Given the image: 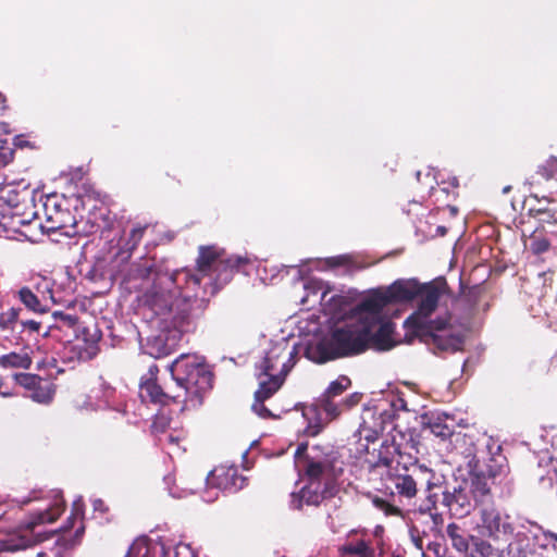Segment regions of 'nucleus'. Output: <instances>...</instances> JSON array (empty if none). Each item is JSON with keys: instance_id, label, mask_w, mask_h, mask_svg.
Masks as SVG:
<instances>
[{"instance_id": "nucleus-1", "label": "nucleus", "mask_w": 557, "mask_h": 557, "mask_svg": "<svg viewBox=\"0 0 557 557\" xmlns=\"http://www.w3.org/2000/svg\"><path fill=\"white\" fill-rule=\"evenodd\" d=\"M487 497V472L486 465L472 455L467 461V476L456 484H446L442 492V505L448 513L457 519L469 516L475 509L485 522L487 509L485 499Z\"/></svg>"}, {"instance_id": "nucleus-2", "label": "nucleus", "mask_w": 557, "mask_h": 557, "mask_svg": "<svg viewBox=\"0 0 557 557\" xmlns=\"http://www.w3.org/2000/svg\"><path fill=\"white\" fill-rule=\"evenodd\" d=\"M172 379L182 394L185 408L199 407L205 395L211 391L213 373L208 366L194 355H181L168 366Z\"/></svg>"}, {"instance_id": "nucleus-3", "label": "nucleus", "mask_w": 557, "mask_h": 557, "mask_svg": "<svg viewBox=\"0 0 557 557\" xmlns=\"http://www.w3.org/2000/svg\"><path fill=\"white\" fill-rule=\"evenodd\" d=\"M170 276L174 281V290L180 300L171 323L173 330L183 334L195 326V320L198 318L195 308L202 311L208 304L207 290L201 288V281L205 276L187 269L176 270L170 273Z\"/></svg>"}, {"instance_id": "nucleus-4", "label": "nucleus", "mask_w": 557, "mask_h": 557, "mask_svg": "<svg viewBox=\"0 0 557 557\" xmlns=\"http://www.w3.org/2000/svg\"><path fill=\"white\" fill-rule=\"evenodd\" d=\"M139 277H152V284L141 295L139 301L143 308L149 310L152 317L160 318V326L164 330L173 329L171 319L176 313V305L180 302L175 290L174 281L170 272L157 271L152 265L137 264L134 270Z\"/></svg>"}, {"instance_id": "nucleus-5", "label": "nucleus", "mask_w": 557, "mask_h": 557, "mask_svg": "<svg viewBox=\"0 0 557 557\" xmlns=\"http://www.w3.org/2000/svg\"><path fill=\"white\" fill-rule=\"evenodd\" d=\"M368 332L361 318L355 323L334 329L327 338L317 345L318 362L324 363L364 352Z\"/></svg>"}, {"instance_id": "nucleus-6", "label": "nucleus", "mask_w": 557, "mask_h": 557, "mask_svg": "<svg viewBox=\"0 0 557 557\" xmlns=\"http://www.w3.org/2000/svg\"><path fill=\"white\" fill-rule=\"evenodd\" d=\"M64 508L65 503L61 499L57 500L50 508L38 511L32 517L30 521L1 539L0 549L3 552H17L41 542V539L34 535L35 527L42 523L54 522L62 515Z\"/></svg>"}, {"instance_id": "nucleus-7", "label": "nucleus", "mask_w": 557, "mask_h": 557, "mask_svg": "<svg viewBox=\"0 0 557 557\" xmlns=\"http://www.w3.org/2000/svg\"><path fill=\"white\" fill-rule=\"evenodd\" d=\"M343 462L339 455L333 449L322 450L320 446H312V454L307 456L300 471L309 482L323 483L327 479L334 482L343 474Z\"/></svg>"}, {"instance_id": "nucleus-8", "label": "nucleus", "mask_w": 557, "mask_h": 557, "mask_svg": "<svg viewBox=\"0 0 557 557\" xmlns=\"http://www.w3.org/2000/svg\"><path fill=\"white\" fill-rule=\"evenodd\" d=\"M447 325L448 321L446 319H436L429 321L428 324L417 325L411 331L414 336L419 337L434 351H455L460 346L461 341L447 330Z\"/></svg>"}, {"instance_id": "nucleus-9", "label": "nucleus", "mask_w": 557, "mask_h": 557, "mask_svg": "<svg viewBox=\"0 0 557 557\" xmlns=\"http://www.w3.org/2000/svg\"><path fill=\"white\" fill-rule=\"evenodd\" d=\"M445 286V281H433L424 284L420 283V292L418 295L420 301L418 308L405 321V326L408 330H413L417 325H424L429 323L425 319L436 310Z\"/></svg>"}, {"instance_id": "nucleus-10", "label": "nucleus", "mask_w": 557, "mask_h": 557, "mask_svg": "<svg viewBox=\"0 0 557 557\" xmlns=\"http://www.w3.org/2000/svg\"><path fill=\"white\" fill-rule=\"evenodd\" d=\"M14 382L27 392L34 403L48 406L57 394V385L51 379L35 373L20 372L13 375Z\"/></svg>"}, {"instance_id": "nucleus-11", "label": "nucleus", "mask_w": 557, "mask_h": 557, "mask_svg": "<svg viewBox=\"0 0 557 557\" xmlns=\"http://www.w3.org/2000/svg\"><path fill=\"white\" fill-rule=\"evenodd\" d=\"M363 326L368 329L367 350L373 348L379 351H386L396 346L392 337L395 324L392 321L383 320L382 317H361Z\"/></svg>"}, {"instance_id": "nucleus-12", "label": "nucleus", "mask_w": 557, "mask_h": 557, "mask_svg": "<svg viewBox=\"0 0 557 557\" xmlns=\"http://www.w3.org/2000/svg\"><path fill=\"white\" fill-rule=\"evenodd\" d=\"M338 490L337 482H334L332 478L323 483L308 481L299 493L292 494V505L296 509H301L304 505L318 507L324 499L334 497Z\"/></svg>"}, {"instance_id": "nucleus-13", "label": "nucleus", "mask_w": 557, "mask_h": 557, "mask_svg": "<svg viewBox=\"0 0 557 557\" xmlns=\"http://www.w3.org/2000/svg\"><path fill=\"white\" fill-rule=\"evenodd\" d=\"M159 368L157 364H151L140 381V397L144 401H149L154 405L165 406L170 403H182V394L164 391L158 383Z\"/></svg>"}, {"instance_id": "nucleus-14", "label": "nucleus", "mask_w": 557, "mask_h": 557, "mask_svg": "<svg viewBox=\"0 0 557 557\" xmlns=\"http://www.w3.org/2000/svg\"><path fill=\"white\" fill-rule=\"evenodd\" d=\"M250 263L247 257L243 256H231L223 258L214 270L209 275V284L212 285V293L222 288L224 285L230 283L235 273L244 271L245 268Z\"/></svg>"}, {"instance_id": "nucleus-15", "label": "nucleus", "mask_w": 557, "mask_h": 557, "mask_svg": "<svg viewBox=\"0 0 557 557\" xmlns=\"http://www.w3.org/2000/svg\"><path fill=\"white\" fill-rule=\"evenodd\" d=\"M419 468L414 469L411 473H395L391 474L389 479L396 490V495L399 499L412 500L418 495L419 482ZM395 497V493H391Z\"/></svg>"}, {"instance_id": "nucleus-16", "label": "nucleus", "mask_w": 557, "mask_h": 557, "mask_svg": "<svg viewBox=\"0 0 557 557\" xmlns=\"http://www.w3.org/2000/svg\"><path fill=\"white\" fill-rule=\"evenodd\" d=\"M290 367H287L285 362H282L280 372L272 374H258L259 387L255 392V397L259 399L271 398L283 385Z\"/></svg>"}, {"instance_id": "nucleus-17", "label": "nucleus", "mask_w": 557, "mask_h": 557, "mask_svg": "<svg viewBox=\"0 0 557 557\" xmlns=\"http://www.w3.org/2000/svg\"><path fill=\"white\" fill-rule=\"evenodd\" d=\"M293 356L294 351H289L287 346L276 344L265 352V356L258 366V369L262 374L277 373L282 368V362H285L286 366L289 367L288 361Z\"/></svg>"}, {"instance_id": "nucleus-18", "label": "nucleus", "mask_w": 557, "mask_h": 557, "mask_svg": "<svg viewBox=\"0 0 557 557\" xmlns=\"http://www.w3.org/2000/svg\"><path fill=\"white\" fill-rule=\"evenodd\" d=\"M493 443H490V479L499 478V482H504L506 486L511 483L508 479L509 463L507 456L503 454V447L500 444H496L490 436Z\"/></svg>"}, {"instance_id": "nucleus-19", "label": "nucleus", "mask_w": 557, "mask_h": 557, "mask_svg": "<svg viewBox=\"0 0 557 557\" xmlns=\"http://www.w3.org/2000/svg\"><path fill=\"white\" fill-rule=\"evenodd\" d=\"M211 478L219 488L231 492L243 490L248 484V479L234 467L215 469L211 472Z\"/></svg>"}, {"instance_id": "nucleus-20", "label": "nucleus", "mask_w": 557, "mask_h": 557, "mask_svg": "<svg viewBox=\"0 0 557 557\" xmlns=\"http://www.w3.org/2000/svg\"><path fill=\"white\" fill-rule=\"evenodd\" d=\"M419 292L420 283L417 280H398L386 289L389 304L411 301L418 298Z\"/></svg>"}, {"instance_id": "nucleus-21", "label": "nucleus", "mask_w": 557, "mask_h": 557, "mask_svg": "<svg viewBox=\"0 0 557 557\" xmlns=\"http://www.w3.org/2000/svg\"><path fill=\"white\" fill-rule=\"evenodd\" d=\"M419 472L425 475V498H424V508H421L422 512H432L437 509L438 496L436 493H433L435 487L440 486V482L436 478V473L425 467L424 465L419 466Z\"/></svg>"}, {"instance_id": "nucleus-22", "label": "nucleus", "mask_w": 557, "mask_h": 557, "mask_svg": "<svg viewBox=\"0 0 557 557\" xmlns=\"http://www.w3.org/2000/svg\"><path fill=\"white\" fill-rule=\"evenodd\" d=\"M556 239V237H554ZM525 250L532 252L536 257H542L545 253H555V246L553 238H549L543 231L535 230L525 240Z\"/></svg>"}, {"instance_id": "nucleus-23", "label": "nucleus", "mask_w": 557, "mask_h": 557, "mask_svg": "<svg viewBox=\"0 0 557 557\" xmlns=\"http://www.w3.org/2000/svg\"><path fill=\"white\" fill-rule=\"evenodd\" d=\"M387 305H389V299L386 290L374 292L358 304L357 311L366 313L363 317H381V311Z\"/></svg>"}, {"instance_id": "nucleus-24", "label": "nucleus", "mask_w": 557, "mask_h": 557, "mask_svg": "<svg viewBox=\"0 0 557 557\" xmlns=\"http://www.w3.org/2000/svg\"><path fill=\"white\" fill-rule=\"evenodd\" d=\"M223 259L222 255L218 251L214 246H206L199 248L197 258V272L203 276L211 275V272Z\"/></svg>"}, {"instance_id": "nucleus-25", "label": "nucleus", "mask_w": 557, "mask_h": 557, "mask_svg": "<svg viewBox=\"0 0 557 557\" xmlns=\"http://www.w3.org/2000/svg\"><path fill=\"white\" fill-rule=\"evenodd\" d=\"M490 239L495 237V246L490 245V255L496 259V264L492 265L490 263V276L495 274H500L507 269V261L505 260L506 249L505 246L500 243L499 232L496 227L490 224Z\"/></svg>"}, {"instance_id": "nucleus-26", "label": "nucleus", "mask_w": 557, "mask_h": 557, "mask_svg": "<svg viewBox=\"0 0 557 557\" xmlns=\"http://www.w3.org/2000/svg\"><path fill=\"white\" fill-rule=\"evenodd\" d=\"M33 359L27 347L20 351H11L0 356V368L2 369H30Z\"/></svg>"}, {"instance_id": "nucleus-27", "label": "nucleus", "mask_w": 557, "mask_h": 557, "mask_svg": "<svg viewBox=\"0 0 557 557\" xmlns=\"http://www.w3.org/2000/svg\"><path fill=\"white\" fill-rule=\"evenodd\" d=\"M341 557L356 556V557H374L375 552L372 547L371 541L357 540L347 542L338 547Z\"/></svg>"}, {"instance_id": "nucleus-28", "label": "nucleus", "mask_w": 557, "mask_h": 557, "mask_svg": "<svg viewBox=\"0 0 557 557\" xmlns=\"http://www.w3.org/2000/svg\"><path fill=\"white\" fill-rule=\"evenodd\" d=\"M18 300L30 311L36 313H45L48 311L46 305L38 298V296L28 287L23 286L16 292Z\"/></svg>"}, {"instance_id": "nucleus-29", "label": "nucleus", "mask_w": 557, "mask_h": 557, "mask_svg": "<svg viewBox=\"0 0 557 557\" xmlns=\"http://www.w3.org/2000/svg\"><path fill=\"white\" fill-rule=\"evenodd\" d=\"M325 263L329 268L345 267L350 271H357L367 268V264L363 263L359 257L350 253L330 257L325 260Z\"/></svg>"}, {"instance_id": "nucleus-30", "label": "nucleus", "mask_w": 557, "mask_h": 557, "mask_svg": "<svg viewBox=\"0 0 557 557\" xmlns=\"http://www.w3.org/2000/svg\"><path fill=\"white\" fill-rule=\"evenodd\" d=\"M125 557H156L154 547L148 537H138L129 546Z\"/></svg>"}, {"instance_id": "nucleus-31", "label": "nucleus", "mask_w": 557, "mask_h": 557, "mask_svg": "<svg viewBox=\"0 0 557 557\" xmlns=\"http://www.w3.org/2000/svg\"><path fill=\"white\" fill-rule=\"evenodd\" d=\"M509 517H502L499 513L493 516V519L490 520V536H495L499 539L503 536H508L512 532V527L508 521Z\"/></svg>"}, {"instance_id": "nucleus-32", "label": "nucleus", "mask_w": 557, "mask_h": 557, "mask_svg": "<svg viewBox=\"0 0 557 557\" xmlns=\"http://www.w3.org/2000/svg\"><path fill=\"white\" fill-rule=\"evenodd\" d=\"M534 371L540 375L557 373V352L550 357L542 356L533 362Z\"/></svg>"}, {"instance_id": "nucleus-33", "label": "nucleus", "mask_w": 557, "mask_h": 557, "mask_svg": "<svg viewBox=\"0 0 557 557\" xmlns=\"http://www.w3.org/2000/svg\"><path fill=\"white\" fill-rule=\"evenodd\" d=\"M371 499L372 505L383 511L385 516H393V517H400L404 518V511L400 507L396 506L395 504L391 503L389 500L382 498L377 495H371L369 496Z\"/></svg>"}, {"instance_id": "nucleus-34", "label": "nucleus", "mask_w": 557, "mask_h": 557, "mask_svg": "<svg viewBox=\"0 0 557 557\" xmlns=\"http://www.w3.org/2000/svg\"><path fill=\"white\" fill-rule=\"evenodd\" d=\"M20 308H10L7 311L0 313V331L7 332V330H14V326L20 327Z\"/></svg>"}, {"instance_id": "nucleus-35", "label": "nucleus", "mask_w": 557, "mask_h": 557, "mask_svg": "<svg viewBox=\"0 0 557 557\" xmlns=\"http://www.w3.org/2000/svg\"><path fill=\"white\" fill-rule=\"evenodd\" d=\"M395 454H399V447L395 446L394 443L383 442L375 465L389 468L394 461Z\"/></svg>"}, {"instance_id": "nucleus-36", "label": "nucleus", "mask_w": 557, "mask_h": 557, "mask_svg": "<svg viewBox=\"0 0 557 557\" xmlns=\"http://www.w3.org/2000/svg\"><path fill=\"white\" fill-rule=\"evenodd\" d=\"M446 531L454 548L461 553L468 550L470 544L468 543L467 539L460 533L459 525H457L456 523H449L447 525Z\"/></svg>"}, {"instance_id": "nucleus-37", "label": "nucleus", "mask_w": 557, "mask_h": 557, "mask_svg": "<svg viewBox=\"0 0 557 557\" xmlns=\"http://www.w3.org/2000/svg\"><path fill=\"white\" fill-rule=\"evenodd\" d=\"M431 432L442 440L449 438L454 434V425L447 424L444 419L437 417L429 422Z\"/></svg>"}, {"instance_id": "nucleus-38", "label": "nucleus", "mask_w": 557, "mask_h": 557, "mask_svg": "<svg viewBox=\"0 0 557 557\" xmlns=\"http://www.w3.org/2000/svg\"><path fill=\"white\" fill-rule=\"evenodd\" d=\"M351 385V381L346 375L338 376L335 381L331 382L326 391L322 396H326L330 398L342 395L349 386Z\"/></svg>"}, {"instance_id": "nucleus-39", "label": "nucleus", "mask_w": 557, "mask_h": 557, "mask_svg": "<svg viewBox=\"0 0 557 557\" xmlns=\"http://www.w3.org/2000/svg\"><path fill=\"white\" fill-rule=\"evenodd\" d=\"M536 173L544 180H557V158L550 157L539 165Z\"/></svg>"}, {"instance_id": "nucleus-40", "label": "nucleus", "mask_w": 557, "mask_h": 557, "mask_svg": "<svg viewBox=\"0 0 557 557\" xmlns=\"http://www.w3.org/2000/svg\"><path fill=\"white\" fill-rule=\"evenodd\" d=\"M468 557H487V544L478 536H470Z\"/></svg>"}, {"instance_id": "nucleus-41", "label": "nucleus", "mask_w": 557, "mask_h": 557, "mask_svg": "<svg viewBox=\"0 0 557 557\" xmlns=\"http://www.w3.org/2000/svg\"><path fill=\"white\" fill-rule=\"evenodd\" d=\"M15 150L7 139H0V168L7 166L14 159Z\"/></svg>"}, {"instance_id": "nucleus-42", "label": "nucleus", "mask_w": 557, "mask_h": 557, "mask_svg": "<svg viewBox=\"0 0 557 557\" xmlns=\"http://www.w3.org/2000/svg\"><path fill=\"white\" fill-rule=\"evenodd\" d=\"M4 333V338L14 345H22L29 341L28 337L25 336V330L22 327L14 326V330H7Z\"/></svg>"}, {"instance_id": "nucleus-43", "label": "nucleus", "mask_w": 557, "mask_h": 557, "mask_svg": "<svg viewBox=\"0 0 557 557\" xmlns=\"http://www.w3.org/2000/svg\"><path fill=\"white\" fill-rule=\"evenodd\" d=\"M321 409L332 418H336L339 414V410L336 404L332 401V398L326 396H321L319 399Z\"/></svg>"}, {"instance_id": "nucleus-44", "label": "nucleus", "mask_w": 557, "mask_h": 557, "mask_svg": "<svg viewBox=\"0 0 557 557\" xmlns=\"http://www.w3.org/2000/svg\"><path fill=\"white\" fill-rule=\"evenodd\" d=\"M53 318L67 327H75L78 323V317L76 314H69L63 311H54Z\"/></svg>"}, {"instance_id": "nucleus-45", "label": "nucleus", "mask_w": 557, "mask_h": 557, "mask_svg": "<svg viewBox=\"0 0 557 557\" xmlns=\"http://www.w3.org/2000/svg\"><path fill=\"white\" fill-rule=\"evenodd\" d=\"M146 226L141 225H137L132 228L128 239L129 249H135L138 246L144 236Z\"/></svg>"}, {"instance_id": "nucleus-46", "label": "nucleus", "mask_w": 557, "mask_h": 557, "mask_svg": "<svg viewBox=\"0 0 557 557\" xmlns=\"http://www.w3.org/2000/svg\"><path fill=\"white\" fill-rule=\"evenodd\" d=\"M311 454H312V448L309 449L307 443L299 444L295 451L296 465L300 468L306 462L307 456H310Z\"/></svg>"}, {"instance_id": "nucleus-47", "label": "nucleus", "mask_w": 557, "mask_h": 557, "mask_svg": "<svg viewBox=\"0 0 557 557\" xmlns=\"http://www.w3.org/2000/svg\"><path fill=\"white\" fill-rule=\"evenodd\" d=\"M267 399H259V398H256L255 397V401L252 404V410L261 418L263 419H268V418H273L274 416L272 414V412L267 408V406L264 405V401Z\"/></svg>"}, {"instance_id": "nucleus-48", "label": "nucleus", "mask_w": 557, "mask_h": 557, "mask_svg": "<svg viewBox=\"0 0 557 557\" xmlns=\"http://www.w3.org/2000/svg\"><path fill=\"white\" fill-rule=\"evenodd\" d=\"M22 330H25V334L30 337L34 334H38L41 329V322L36 320H22L21 325Z\"/></svg>"}, {"instance_id": "nucleus-49", "label": "nucleus", "mask_w": 557, "mask_h": 557, "mask_svg": "<svg viewBox=\"0 0 557 557\" xmlns=\"http://www.w3.org/2000/svg\"><path fill=\"white\" fill-rule=\"evenodd\" d=\"M181 441L182 438L180 435H175L173 433H169L165 435V442L172 448L173 453L184 450V448L181 447Z\"/></svg>"}, {"instance_id": "nucleus-50", "label": "nucleus", "mask_w": 557, "mask_h": 557, "mask_svg": "<svg viewBox=\"0 0 557 557\" xmlns=\"http://www.w3.org/2000/svg\"><path fill=\"white\" fill-rule=\"evenodd\" d=\"M409 535H410V540L413 543L414 547L418 550L423 553V540H422V536L420 535L418 528L411 527L409 529Z\"/></svg>"}, {"instance_id": "nucleus-51", "label": "nucleus", "mask_w": 557, "mask_h": 557, "mask_svg": "<svg viewBox=\"0 0 557 557\" xmlns=\"http://www.w3.org/2000/svg\"><path fill=\"white\" fill-rule=\"evenodd\" d=\"M84 532H85V527H84L83 522L81 521V525L75 530L74 536L71 540H66L63 537V541L66 542L65 546L73 547L76 544H78Z\"/></svg>"}, {"instance_id": "nucleus-52", "label": "nucleus", "mask_w": 557, "mask_h": 557, "mask_svg": "<svg viewBox=\"0 0 557 557\" xmlns=\"http://www.w3.org/2000/svg\"><path fill=\"white\" fill-rule=\"evenodd\" d=\"M13 146L15 148H20V149H23V148H30V149H34L35 148V145L33 143H30L29 140H27L26 136L21 134V135H16L13 139Z\"/></svg>"}, {"instance_id": "nucleus-53", "label": "nucleus", "mask_w": 557, "mask_h": 557, "mask_svg": "<svg viewBox=\"0 0 557 557\" xmlns=\"http://www.w3.org/2000/svg\"><path fill=\"white\" fill-rule=\"evenodd\" d=\"M360 434L363 435L364 440L368 443L375 442L379 438L377 431L366 428L364 425L361 426Z\"/></svg>"}, {"instance_id": "nucleus-54", "label": "nucleus", "mask_w": 557, "mask_h": 557, "mask_svg": "<svg viewBox=\"0 0 557 557\" xmlns=\"http://www.w3.org/2000/svg\"><path fill=\"white\" fill-rule=\"evenodd\" d=\"M89 335H90V338L85 337V341H86L87 343H89V344H90V348H92V349H95V350H96V348H97V347H96V344L100 341V338H101V333H100V331L98 330V327H97L96 325H94V331H92V333H91V334H89Z\"/></svg>"}, {"instance_id": "nucleus-55", "label": "nucleus", "mask_w": 557, "mask_h": 557, "mask_svg": "<svg viewBox=\"0 0 557 557\" xmlns=\"http://www.w3.org/2000/svg\"><path fill=\"white\" fill-rule=\"evenodd\" d=\"M162 338L161 337H157L154 339V345L152 346V348L157 347V354L154 355L156 358H160L162 356H166L171 352L170 349H168L165 346L161 347V344H162Z\"/></svg>"}, {"instance_id": "nucleus-56", "label": "nucleus", "mask_w": 557, "mask_h": 557, "mask_svg": "<svg viewBox=\"0 0 557 557\" xmlns=\"http://www.w3.org/2000/svg\"><path fill=\"white\" fill-rule=\"evenodd\" d=\"M166 423H168L166 418H164V417H160V418H157V419L152 422L151 428H152V430H153L154 432H157V433H158V432H161V433H162V432H164V430H165Z\"/></svg>"}, {"instance_id": "nucleus-57", "label": "nucleus", "mask_w": 557, "mask_h": 557, "mask_svg": "<svg viewBox=\"0 0 557 557\" xmlns=\"http://www.w3.org/2000/svg\"><path fill=\"white\" fill-rule=\"evenodd\" d=\"M92 508L96 512H100L102 515L107 513L109 511V507L107 506V504L100 499V498H97L92 502Z\"/></svg>"}, {"instance_id": "nucleus-58", "label": "nucleus", "mask_w": 557, "mask_h": 557, "mask_svg": "<svg viewBox=\"0 0 557 557\" xmlns=\"http://www.w3.org/2000/svg\"><path fill=\"white\" fill-rule=\"evenodd\" d=\"M77 521V516L75 513H72L67 519L64 525L62 527L64 532L70 531L74 528V523Z\"/></svg>"}, {"instance_id": "nucleus-59", "label": "nucleus", "mask_w": 557, "mask_h": 557, "mask_svg": "<svg viewBox=\"0 0 557 557\" xmlns=\"http://www.w3.org/2000/svg\"><path fill=\"white\" fill-rule=\"evenodd\" d=\"M5 386V381L3 380L2 376H0V395L4 398H8V397H13L15 396V393H13L12 391H9V389H2L3 387Z\"/></svg>"}, {"instance_id": "nucleus-60", "label": "nucleus", "mask_w": 557, "mask_h": 557, "mask_svg": "<svg viewBox=\"0 0 557 557\" xmlns=\"http://www.w3.org/2000/svg\"><path fill=\"white\" fill-rule=\"evenodd\" d=\"M498 557H518V556H516V554H515L513 549H512V548H511V546L509 545V546L507 547V549H503V550H500V553H499Z\"/></svg>"}, {"instance_id": "nucleus-61", "label": "nucleus", "mask_w": 557, "mask_h": 557, "mask_svg": "<svg viewBox=\"0 0 557 557\" xmlns=\"http://www.w3.org/2000/svg\"><path fill=\"white\" fill-rule=\"evenodd\" d=\"M8 100L4 94L0 92V109L5 111L8 109Z\"/></svg>"}, {"instance_id": "nucleus-62", "label": "nucleus", "mask_w": 557, "mask_h": 557, "mask_svg": "<svg viewBox=\"0 0 557 557\" xmlns=\"http://www.w3.org/2000/svg\"><path fill=\"white\" fill-rule=\"evenodd\" d=\"M331 300L334 301L336 305L338 304L339 306L346 302V298L344 296H334L332 297Z\"/></svg>"}, {"instance_id": "nucleus-63", "label": "nucleus", "mask_w": 557, "mask_h": 557, "mask_svg": "<svg viewBox=\"0 0 557 557\" xmlns=\"http://www.w3.org/2000/svg\"><path fill=\"white\" fill-rule=\"evenodd\" d=\"M450 184H451L453 187H458L459 186L458 178L457 177H453Z\"/></svg>"}, {"instance_id": "nucleus-64", "label": "nucleus", "mask_w": 557, "mask_h": 557, "mask_svg": "<svg viewBox=\"0 0 557 557\" xmlns=\"http://www.w3.org/2000/svg\"><path fill=\"white\" fill-rule=\"evenodd\" d=\"M438 546H440L438 544L430 543V544H429V549H432V548H433L435 553H438V550H437V547H438Z\"/></svg>"}]
</instances>
